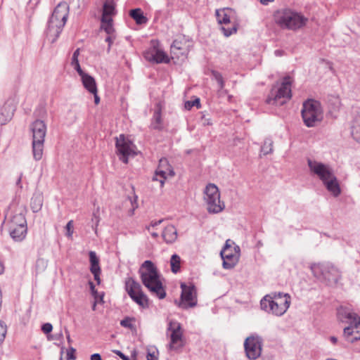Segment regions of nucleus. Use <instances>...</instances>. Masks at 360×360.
<instances>
[{"label":"nucleus","instance_id":"obj_1","mask_svg":"<svg viewBox=\"0 0 360 360\" xmlns=\"http://www.w3.org/2000/svg\"><path fill=\"white\" fill-rule=\"evenodd\" d=\"M142 283L153 295L162 300L166 297V291L160 280L158 269L150 260L145 261L139 271Z\"/></svg>","mask_w":360,"mask_h":360},{"label":"nucleus","instance_id":"obj_2","mask_svg":"<svg viewBox=\"0 0 360 360\" xmlns=\"http://www.w3.org/2000/svg\"><path fill=\"white\" fill-rule=\"evenodd\" d=\"M307 165L310 172L322 181L329 192L335 197L339 195L340 188L333 170L330 165L311 158L307 159Z\"/></svg>","mask_w":360,"mask_h":360},{"label":"nucleus","instance_id":"obj_3","mask_svg":"<svg viewBox=\"0 0 360 360\" xmlns=\"http://www.w3.org/2000/svg\"><path fill=\"white\" fill-rule=\"evenodd\" d=\"M69 9V5L65 1L60 2L54 8L46 30V38L51 43H54L61 33L68 17Z\"/></svg>","mask_w":360,"mask_h":360},{"label":"nucleus","instance_id":"obj_4","mask_svg":"<svg viewBox=\"0 0 360 360\" xmlns=\"http://www.w3.org/2000/svg\"><path fill=\"white\" fill-rule=\"evenodd\" d=\"M290 304V295L283 292L266 295L260 301L262 309L276 316H282L289 308Z\"/></svg>","mask_w":360,"mask_h":360},{"label":"nucleus","instance_id":"obj_5","mask_svg":"<svg viewBox=\"0 0 360 360\" xmlns=\"http://www.w3.org/2000/svg\"><path fill=\"white\" fill-rule=\"evenodd\" d=\"M275 21L283 29L296 30L304 26L307 18L290 9L278 10L274 15Z\"/></svg>","mask_w":360,"mask_h":360},{"label":"nucleus","instance_id":"obj_6","mask_svg":"<svg viewBox=\"0 0 360 360\" xmlns=\"http://www.w3.org/2000/svg\"><path fill=\"white\" fill-rule=\"evenodd\" d=\"M310 269L315 277L328 285H335L341 278L339 269L330 263L313 264Z\"/></svg>","mask_w":360,"mask_h":360},{"label":"nucleus","instance_id":"obj_7","mask_svg":"<svg viewBox=\"0 0 360 360\" xmlns=\"http://www.w3.org/2000/svg\"><path fill=\"white\" fill-rule=\"evenodd\" d=\"M301 112L304 123L308 127H315L323 118L320 102L314 99H308L304 102Z\"/></svg>","mask_w":360,"mask_h":360},{"label":"nucleus","instance_id":"obj_8","mask_svg":"<svg viewBox=\"0 0 360 360\" xmlns=\"http://www.w3.org/2000/svg\"><path fill=\"white\" fill-rule=\"evenodd\" d=\"M291 77L286 76L279 87L273 86L266 103L269 105L280 106L284 105L292 96Z\"/></svg>","mask_w":360,"mask_h":360},{"label":"nucleus","instance_id":"obj_9","mask_svg":"<svg viewBox=\"0 0 360 360\" xmlns=\"http://www.w3.org/2000/svg\"><path fill=\"white\" fill-rule=\"evenodd\" d=\"M32 131V153L36 160L42 158L44 138L46 132L45 123L41 120H36L31 124Z\"/></svg>","mask_w":360,"mask_h":360},{"label":"nucleus","instance_id":"obj_10","mask_svg":"<svg viewBox=\"0 0 360 360\" xmlns=\"http://www.w3.org/2000/svg\"><path fill=\"white\" fill-rule=\"evenodd\" d=\"M126 290L129 297L139 306L147 307L148 306V298L144 294L141 285L132 278H129L125 283Z\"/></svg>","mask_w":360,"mask_h":360},{"label":"nucleus","instance_id":"obj_11","mask_svg":"<svg viewBox=\"0 0 360 360\" xmlns=\"http://www.w3.org/2000/svg\"><path fill=\"white\" fill-rule=\"evenodd\" d=\"M229 241L226 242L220 252L223 260L222 266L225 269H233L238 262L240 257V248L238 246L232 247L229 244Z\"/></svg>","mask_w":360,"mask_h":360},{"label":"nucleus","instance_id":"obj_12","mask_svg":"<svg viewBox=\"0 0 360 360\" xmlns=\"http://www.w3.org/2000/svg\"><path fill=\"white\" fill-rule=\"evenodd\" d=\"M263 340L257 335L248 337L244 342L246 356L250 360H256L262 354Z\"/></svg>","mask_w":360,"mask_h":360},{"label":"nucleus","instance_id":"obj_13","mask_svg":"<svg viewBox=\"0 0 360 360\" xmlns=\"http://www.w3.org/2000/svg\"><path fill=\"white\" fill-rule=\"evenodd\" d=\"M115 146L120 160L125 164L128 162L129 157H134L136 154L133 143L127 139L123 134L116 138Z\"/></svg>","mask_w":360,"mask_h":360},{"label":"nucleus","instance_id":"obj_14","mask_svg":"<svg viewBox=\"0 0 360 360\" xmlns=\"http://www.w3.org/2000/svg\"><path fill=\"white\" fill-rule=\"evenodd\" d=\"M181 294L179 307L182 309L193 307L197 304L196 290L193 284L181 283Z\"/></svg>","mask_w":360,"mask_h":360},{"label":"nucleus","instance_id":"obj_15","mask_svg":"<svg viewBox=\"0 0 360 360\" xmlns=\"http://www.w3.org/2000/svg\"><path fill=\"white\" fill-rule=\"evenodd\" d=\"M170 331V344L169 349H174L175 348L174 345L177 344L179 341H181L183 337V333L181 331V324L174 320H171L169 322L167 332Z\"/></svg>","mask_w":360,"mask_h":360},{"label":"nucleus","instance_id":"obj_16","mask_svg":"<svg viewBox=\"0 0 360 360\" xmlns=\"http://www.w3.org/2000/svg\"><path fill=\"white\" fill-rule=\"evenodd\" d=\"M343 335L346 340L352 343L360 340V317L344 328Z\"/></svg>","mask_w":360,"mask_h":360},{"label":"nucleus","instance_id":"obj_17","mask_svg":"<svg viewBox=\"0 0 360 360\" xmlns=\"http://www.w3.org/2000/svg\"><path fill=\"white\" fill-rule=\"evenodd\" d=\"M145 58L146 60L156 63H167L169 62L167 54L155 46L145 53Z\"/></svg>","mask_w":360,"mask_h":360},{"label":"nucleus","instance_id":"obj_18","mask_svg":"<svg viewBox=\"0 0 360 360\" xmlns=\"http://www.w3.org/2000/svg\"><path fill=\"white\" fill-rule=\"evenodd\" d=\"M337 317L340 321L350 326L359 316L349 307L341 306L337 309Z\"/></svg>","mask_w":360,"mask_h":360},{"label":"nucleus","instance_id":"obj_19","mask_svg":"<svg viewBox=\"0 0 360 360\" xmlns=\"http://www.w3.org/2000/svg\"><path fill=\"white\" fill-rule=\"evenodd\" d=\"M15 107L11 102L6 101L0 108V125H4L11 120Z\"/></svg>","mask_w":360,"mask_h":360},{"label":"nucleus","instance_id":"obj_20","mask_svg":"<svg viewBox=\"0 0 360 360\" xmlns=\"http://www.w3.org/2000/svg\"><path fill=\"white\" fill-rule=\"evenodd\" d=\"M207 209L209 213L217 214L225 208L224 202L220 200L219 198H206Z\"/></svg>","mask_w":360,"mask_h":360},{"label":"nucleus","instance_id":"obj_21","mask_svg":"<svg viewBox=\"0 0 360 360\" xmlns=\"http://www.w3.org/2000/svg\"><path fill=\"white\" fill-rule=\"evenodd\" d=\"M188 51L186 43L183 42L181 40L175 39L171 45V53L177 58L180 56L186 58Z\"/></svg>","mask_w":360,"mask_h":360},{"label":"nucleus","instance_id":"obj_22","mask_svg":"<svg viewBox=\"0 0 360 360\" xmlns=\"http://www.w3.org/2000/svg\"><path fill=\"white\" fill-rule=\"evenodd\" d=\"M232 10L229 8L217 9L215 12L217 20L219 24L226 25L230 23V15Z\"/></svg>","mask_w":360,"mask_h":360},{"label":"nucleus","instance_id":"obj_23","mask_svg":"<svg viewBox=\"0 0 360 360\" xmlns=\"http://www.w3.org/2000/svg\"><path fill=\"white\" fill-rule=\"evenodd\" d=\"M352 136L353 139L360 143V108L354 111V125L352 128Z\"/></svg>","mask_w":360,"mask_h":360},{"label":"nucleus","instance_id":"obj_24","mask_svg":"<svg viewBox=\"0 0 360 360\" xmlns=\"http://www.w3.org/2000/svg\"><path fill=\"white\" fill-rule=\"evenodd\" d=\"M162 236L167 243H173L177 238V231L173 225L165 228Z\"/></svg>","mask_w":360,"mask_h":360},{"label":"nucleus","instance_id":"obj_25","mask_svg":"<svg viewBox=\"0 0 360 360\" xmlns=\"http://www.w3.org/2000/svg\"><path fill=\"white\" fill-rule=\"evenodd\" d=\"M10 236L15 241H22L27 233V227L22 226H11Z\"/></svg>","mask_w":360,"mask_h":360},{"label":"nucleus","instance_id":"obj_26","mask_svg":"<svg viewBox=\"0 0 360 360\" xmlns=\"http://www.w3.org/2000/svg\"><path fill=\"white\" fill-rule=\"evenodd\" d=\"M81 79L84 88L89 93H95L98 91L96 83L93 77L86 73L81 77Z\"/></svg>","mask_w":360,"mask_h":360},{"label":"nucleus","instance_id":"obj_27","mask_svg":"<svg viewBox=\"0 0 360 360\" xmlns=\"http://www.w3.org/2000/svg\"><path fill=\"white\" fill-rule=\"evenodd\" d=\"M129 15L137 25L146 24L148 21L147 18L139 8L130 10Z\"/></svg>","mask_w":360,"mask_h":360},{"label":"nucleus","instance_id":"obj_28","mask_svg":"<svg viewBox=\"0 0 360 360\" xmlns=\"http://www.w3.org/2000/svg\"><path fill=\"white\" fill-rule=\"evenodd\" d=\"M115 7L112 1H108L103 4L101 19L112 18L111 15H115Z\"/></svg>","mask_w":360,"mask_h":360},{"label":"nucleus","instance_id":"obj_29","mask_svg":"<svg viewBox=\"0 0 360 360\" xmlns=\"http://www.w3.org/2000/svg\"><path fill=\"white\" fill-rule=\"evenodd\" d=\"M204 199L219 198L220 193L218 187L214 184H209L204 191Z\"/></svg>","mask_w":360,"mask_h":360},{"label":"nucleus","instance_id":"obj_30","mask_svg":"<svg viewBox=\"0 0 360 360\" xmlns=\"http://www.w3.org/2000/svg\"><path fill=\"white\" fill-rule=\"evenodd\" d=\"M43 199L40 194H34L31 198L30 207L33 212H39L42 207Z\"/></svg>","mask_w":360,"mask_h":360},{"label":"nucleus","instance_id":"obj_31","mask_svg":"<svg viewBox=\"0 0 360 360\" xmlns=\"http://www.w3.org/2000/svg\"><path fill=\"white\" fill-rule=\"evenodd\" d=\"M101 29L103 30L108 35L115 34V29L112 25V18H105L101 19Z\"/></svg>","mask_w":360,"mask_h":360},{"label":"nucleus","instance_id":"obj_32","mask_svg":"<svg viewBox=\"0 0 360 360\" xmlns=\"http://www.w3.org/2000/svg\"><path fill=\"white\" fill-rule=\"evenodd\" d=\"M160 111V108H158L153 114L151 126L155 129L160 130L163 127Z\"/></svg>","mask_w":360,"mask_h":360},{"label":"nucleus","instance_id":"obj_33","mask_svg":"<svg viewBox=\"0 0 360 360\" xmlns=\"http://www.w3.org/2000/svg\"><path fill=\"white\" fill-rule=\"evenodd\" d=\"M89 256L90 262V271L101 269L99 258L97 257L96 253L94 251H89Z\"/></svg>","mask_w":360,"mask_h":360},{"label":"nucleus","instance_id":"obj_34","mask_svg":"<svg viewBox=\"0 0 360 360\" xmlns=\"http://www.w3.org/2000/svg\"><path fill=\"white\" fill-rule=\"evenodd\" d=\"M171 270L173 273L176 274L179 271L181 268V258L176 255L174 254L172 255L170 259Z\"/></svg>","mask_w":360,"mask_h":360},{"label":"nucleus","instance_id":"obj_35","mask_svg":"<svg viewBox=\"0 0 360 360\" xmlns=\"http://www.w3.org/2000/svg\"><path fill=\"white\" fill-rule=\"evenodd\" d=\"M167 159H161L160 160L158 169L155 172V176L153 177V181H158V176H160V178L166 177V172L165 170L160 169V168L165 166H167Z\"/></svg>","mask_w":360,"mask_h":360},{"label":"nucleus","instance_id":"obj_36","mask_svg":"<svg viewBox=\"0 0 360 360\" xmlns=\"http://www.w3.org/2000/svg\"><path fill=\"white\" fill-rule=\"evenodd\" d=\"M12 226H22L27 227V221L22 214H15L11 221Z\"/></svg>","mask_w":360,"mask_h":360},{"label":"nucleus","instance_id":"obj_37","mask_svg":"<svg viewBox=\"0 0 360 360\" xmlns=\"http://www.w3.org/2000/svg\"><path fill=\"white\" fill-rule=\"evenodd\" d=\"M211 75L213 79H214L219 86V90H223L224 88L225 82L221 74L216 70H212Z\"/></svg>","mask_w":360,"mask_h":360},{"label":"nucleus","instance_id":"obj_38","mask_svg":"<svg viewBox=\"0 0 360 360\" xmlns=\"http://www.w3.org/2000/svg\"><path fill=\"white\" fill-rule=\"evenodd\" d=\"M273 150V141L271 139H265L263 146H262L261 151L264 155L269 154Z\"/></svg>","mask_w":360,"mask_h":360},{"label":"nucleus","instance_id":"obj_39","mask_svg":"<svg viewBox=\"0 0 360 360\" xmlns=\"http://www.w3.org/2000/svg\"><path fill=\"white\" fill-rule=\"evenodd\" d=\"M221 30L223 32L224 35L228 37L237 32V27L236 25H233L231 27H226L225 26H221Z\"/></svg>","mask_w":360,"mask_h":360},{"label":"nucleus","instance_id":"obj_40","mask_svg":"<svg viewBox=\"0 0 360 360\" xmlns=\"http://www.w3.org/2000/svg\"><path fill=\"white\" fill-rule=\"evenodd\" d=\"M7 333V326L5 323L2 321H0V344H1L5 338Z\"/></svg>","mask_w":360,"mask_h":360},{"label":"nucleus","instance_id":"obj_41","mask_svg":"<svg viewBox=\"0 0 360 360\" xmlns=\"http://www.w3.org/2000/svg\"><path fill=\"white\" fill-rule=\"evenodd\" d=\"M193 106H196L197 108L200 106L199 98H197L193 101H188L185 103V108L188 110H190Z\"/></svg>","mask_w":360,"mask_h":360},{"label":"nucleus","instance_id":"obj_42","mask_svg":"<svg viewBox=\"0 0 360 360\" xmlns=\"http://www.w3.org/2000/svg\"><path fill=\"white\" fill-rule=\"evenodd\" d=\"M115 39V34L108 35L106 37L105 41L108 44V49H107V52L108 53H110V49H111V46H112V43L114 42Z\"/></svg>","mask_w":360,"mask_h":360},{"label":"nucleus","instance_id":"obj_43","mask_svg":"<svg viewBox=\"0 0 360 360\" xmlns=\"http://www.w3.org/2000/svg\"><path fill=\"white\" fill-rule=\"evenodd\" d=\"M52 330H53V326L49 323H46L43 324L41 326V330L45 334H49V333H51L52 331Z\"/></svg>","mask_w":360,"mask_h":360},{"label":"nucleus","instance_id":"obj_44","mask_svg":"<svg viewBox=\"0 0 360 360\" xmlns=\"http://www.w3.org/2000/svg\"><path fill=\"white\" fill-rule=\"evenodd\" d=\"M65 228L67 229V236L68 237L72 236L73 233V221L72 220L69 221Z\"/></svg>","mask_w":360,"mask_h":360},{"label":"nucleus","instance_id":"obj_45","mask_svg":"<svg viewBox=\"0 0 360 360\" xmlns=\"http://www.w3.org/2000/svg\"><path fill=\"white\" fill-rule=\"evenodd\" d=\"M91 272L94 275V280L96 281L97 284L99 285L101 283L100 275L101 273V269L94 270Z\"/></svg>","mask_w":360,"mask_h":360},{"label":"nucleus","instance_id":"obj_46","mask_svg":"<svg viewBox=\"0 0 360 360\" xmlns=\"http://www.w3.org/2000/svg\"><path fill=\"white\" fill-rule=\"evenodd\" d=\"M75 349H74L73 347H70L67 352V360L75 359L76 358L75 355Z\"/></svg>","mask_w":360,"mask_h":360},{"label":"nucleus","instance_id":"obj_47","mask_svg":"<svg viewBox=\"0 0 360 360\" xmlns=\"http://www.w3.org/2000/svg\"><path fill=\"white\" fill-rule=\"evenodd\" d=\"M120 325L125 328H131L132 325L131 323V320L129 318H126L120 321Z\"/></svg>","mask_w":360,"mask_h":360},{"label":"nucleus","instance_id":"obj_48","mask_svg":"<svg viewBox=\"0 0 360 360\" xmlns=\"http://www.w3.org/2000/svg\"><path fill=\"white\" fill-rule=\"evenodd\" d=\"M113 352L116 354L117 356H119L122 360H131L129 356H126L120 350H114Z\"/></svg>","mask_w":360,"mask_h":360},{"label":"nucleus","instance_id":"obj_49","mask_svg":"<svg viewBox=\"0 0 360 360\" xmlns=\"http://www.w3.org/2000/svg\"><path fill=\"white\" fill-rule=\"evenodd\" d=\"M74 69L77 72L79 75L82 77L83 75H84L86 73L82 70L79 63L76 64L74 66H72Z\"/></svg>","mask_w":360,"mask_h":360},{"label":"nucleus","instance_id":"obj_50","mask_svg":"<svg viewBox=\"0 0 360 360\" xmlns=\"http://www.w3.org/2000/svg\"><path fill=\"white\" fill-rule=\"evenodd\" d=\"M89 285L90 287L91 292L94 296H96L98 293L97 290H96L95 285L92 281L89 282Z\"/></svg>","mask_w":360,"mask_h":360},{"label":"nucleus","instance_id":"obj_51","mask_svg":"<svg viewBox=\"0 0 360 360\" xmlns=\"http://www.w3.org/2000/svg\"><path fill=\"white\" fill-rule=\"evenodd\" d=\"M147 360H158V357L155 355V352L151 353L148 351L147 354Z\"/></svg>","mask_w":360,"mask_h":360},{"label":"nucleus","instance_id":"obj_52","mask_svg":"<svg viewBox=\"0 0 360 360\" xmlns=\"http://www.w3.org/2000/svg\"><path fill=\"white\" fill-rule=\"evenodd\" d=\"M90 359H91V360H103L101 359V355L98 353L91 354Z\"/></svg>","mask_w":360,"mask_h":360},{"label":"nucleus","instance_id":"obj_53","mask_svg":"<svg viewBox=\"0 0 360 360\" xmlns=\"http://www.w3.org/2000/svg\"><path fill=\"white\" fill-rule=\"evenodd\" d=\"M163 221V219H160L158 221H151L150 226L155 227L156 226L160 225Z\"/></svg>","mask_w":360,"mask_h":360},{"label":"nucleus","instance_id":"obj_54","mask_svg":"<svg viewBox=\"0 0 360 360\" xmlns=\"http://www.w3.org/2000/svg\"><path fill=\"white\" fill-rule=\"evenodd\" d=\"M91 94L94 95L95 104H96V105L98 104L100 102V98L98 96L97 92L91 93Z\"/></svg>","mask_w":360,"mask_h":360},{"label":"nucleus","instance_id":"obj_55","mask_svg":"<svg viewBox=\"0 0 360 360\" xmlns=\"http://www.w3.org/2000/svg\"><path fill=\"white\" fill-rule=\"evenodd\" d=\"M22 178V173H20V174L16 181V185L18 186H19L20 188H22V185H21Z\"/></svg>","mask_w":360,"mask_h":360},{"label":"nucleus","instance_id":"obj_56","mask_svg":"<svg viewBox=\"0 0 360 360\" xmlns=\"http://www.w3.org/2000/svg\"><path fill=\"white\" fill-rule=\"evenodd\" d=\"M79 60H78V58H74V57H72V60H71V65L72 66H74L76 64H79Z\"/></svg>","mask_w":360,"mask_h":360},{"label":"nucleus","instance_id":"obj_57","mask_svg":"<svg viewBox=\"0 0 360 360\" xmlns=\"http://www.w3.org/2000/svg\"><path fill=\"white\" fill-rule=\"evenodd\" d=\"M274 53L276 56H281L283 55L284 51L283 50H276Z\"/></svg>","mask_w":360,"mask_h":360},{"label":"nucleus","instance_id":"obj_58","mask_svg":"<svg viewBox=\"0 0 360 360\" xmlns=\"http://www.w3.org/2000/svg\"><path fill=\"white\" fill-rule=\"evenodd\" d=\"M79 55V49H77L74 51V53L72 54V57L78 58Z\"/></svg>","mask_w":360,"mask_h":360},{"label":"nucleus","instance_id":"obj_59","mask_svg":"<svg viewBox=\"0 0 360 360\" xmlns=\"http://www.w3.org/2000/svg\"><path fill=\"white\" fill-rule=\"evenodd\" d=\"M274 0H259L260 3L263 5H267L269 2H273Z\"/></svg>","mask_w":360,"mask_h":360},{"label":"nucleus","instance_id":"obj_60","mask_svg":"<svg viewBox=\"0 0 360 360\" xmlns=\"http://www.w3.org/2000/svg\"><path fill=\"white\" fill-rule=\"evenodd\" d=\"M330 340L331 341V342H332L333 344H336V343H337V342H338V338H337L336 337H335V336H331V337L330 338Z\"/></svg>","mask_w":360,"mask_h":360},{"label":"nucleus","instance_id":"obj_61","mask_svg":"<svg viewBox=\"0 0 360 360\" xmlns=\"http://www.w3.org/2000/svg\"><path fill=\"white\" fill-rule=\"evenodd\" d=\"M165 179H166V177H162V178H160V179L158 180V181H160L161 187H162L164 186L165 180Z\"/></svg>","mask_w":360,"mask_h":360},{"label":"nucleus","instance_id":"obj_62","mask_svg":"<svg viewBox=\"0 0 360 360\" xmlns=\"http://www.w3.org/2000/svg\"><path fill=\"white\" fill-rule=\"evenodd\" d=\"M65 333H66V335H67V340H68V343H70L71 342V338H70L69 332H68V330L67 329H65Z\"/></svg>","mask_w":360,"mask_h":360},{"label":"nucleus","instance_id":"obj_63","mask_svg":"<svg viewBox=\"0 0 360 360\" xmlns=\"http://www.w3.org/2000/svg\"><path fill=\"white\" fill-rule=\"evenodd\" d=\"M4 271V266L2 264V262L0 261V275L3 274Z\"/></svg>","mask_w":360,"mask_h":360},{"label":"nucleus","instance_id":"obj_64","mask_svg":"<svg viewBox=\"0 0 360 360\" xmlns=\"http://www.w3.org/2000/svg\"><path fill=\"white\" fill-rule=\"evenodd\" d=\"M151 236H152V237H153L154 238H158V233H156V232H152V233H151Z\"/></svg>","mask_w":360,"mask_h":360}]
</instances>
